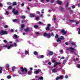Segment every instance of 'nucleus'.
Listing matches in <instances>:
<instances>
[{
	"label": "nucleus",
	"mask_w": 80,
	"mask_h": 80,
	"mask_svg": "<svg viewBox=\"0 0 80 80\" xmlns=\"http://www.w3.org/2000/svg\"><path fill=\"white\" fill-rule=\"evenodd\" d=\"M49 55H53V52L51 51L49 52L48 53Z\"/></svg>",
	"instance_id": "16"
},
{
	"label": "nucleus",
	"mask_w": 80,
	"mask_h": 80,
	"mask_svg": "<svg viewBox=\"0 0 80 80\" xmlns=\"http://www.w3.org/2000/svg\"><path fill=\"white\" fill-rule=\"evenodd\" d=\"M59 64H60V62H55L54 64V67H55L57 65H58Z\"/></svg>",
	"instance_id": "7"
},
{
	"label": "nucleus",
	"mask_w": 80,
	"mask_h": 80,
	"mask_svg": "<svg viewBox=\"0 0 80 80\" xmlns=\"http://www.w3.org/2000/svg\"><path fill=\"white\" fill-rule=\"evenodd\" d=\"M22 6H23L24 5V3H22L21 4Z\"/></svg>",
	"instance_id": "58"
},
{
	"label": "nucleus",
	"mask_w": 80,
	"mask_h": 80,
	"mask_svg": "<svg viewBox=\"0 0 80 80\" xmlns=\"http://www.w3.org/2000/svg\"><path fill=\"white\" fill-rule=\"evenodd\" d=\"M52 63H55V60H52Z\"/></svg>",
	"instance_id": "40"
},
{
	"label": "nucleus",
	"mask_w": 80,
	"mask_h": 80,
	"mask_svg": "<svg viewBox=\"0 0 80 80\" xmlns=\"http://www.w3.org/2000/svg\"><path fill=\"white\" fill-rule=\"evenodd\" d=\"M11 4V3L10 2H8L7 3V5H10Z\"/></svg>",
	"instance_id": "28"
},
{
	"label": "nucleus",
	"mask_w": 80,
	"mask_h": 80,
	"mask_svg": "<svg viewBox=\"0 0 80 80\" xmlns=\"http://www.w3.org/2000/svg\"><path fill=\"white\" fill-rule=\"evenodd\" d=\"M15 42H19V41L18 40H16L15 41Z\"/></svg>",
	"instance_id": "50"
},
{
	"label": "nucleus",
	"mask_w": 80,
	"mask_h": 80,
	"mask_svg": "<svg viewBox=\"0 0 80 80\" xmlns=\"http://www.w3.org/2000/svg\"><path fill=\"white\" fill-rule=\"evenodd\" d=\"M78 67L79 68H80V64H78Z\"/></svg>",
	"instance_id": "43"
},
{
	"label": "nucleus",
	"mask_w": 80,
	"mask_h": 80,
	"mask_svg": "<svg viewBox=\"0 0 80 80\" xmlns=\"http://www.w3.org/2000/svg\"><path fill=\"white\" fill-rule=\"evenodd\" d=\"M78 33H79V34H80V31L78 32Z\"/></svg>",
	"instance_id": "64"
},
{
	"label": "nucleus",
	"mask_w": 80,
	"mask_h": 80,
	"mask_svg": "<svg viewBox=\"0 0 80 80\" xmlns=\"http://www.w3.org/2000/svg\"><path fill=\"white\" fill-rule=\"evenodd\" d=\"M34 28H38V26H37V25H35L34 26Z\"/></svg>",
	"instance_id": "27"
},
{
	"label": "nucleus",
	"mask_w": 80,
	"mask_h": 80,
	"mask_svg": "<svg viewBox=\"0 0 80 80\" xmlns=\"http://www.w3.org/2000/svg\"><path fill=\"white\" fill-rule=\"evenodd\" d=\"M30 74H31V72L30 71H28V75H30Z\"/></svg>",
	"instance_id": "42"
},
{
	"label": "nucleus",
	"mask_w": 80,
	"mask_h": 80,
	"mask_svg": "<svg viewBox=\"0 0 80 80\" xmlns=\"http://www.w3.org/2000/svg\"><path fill=\"white\" fill-rule=\"evenodd\" d=\"M76 25H78V23H79V22H76Z\"/></svg>",
	"instance_id": "51"
},
{
	"label": "nucleus",
	"mask_w": 80,
	"mask_h": 80,
	"mask_svg": "<svg viewBox=\"0 0 80 80\" xmlns=\"http://www.w3.org/2000/svg\"><path fill=\"white\" fill-rule=\"evenodd\" d=\"M61 53H62L63 52V50H61L60 51Z\"/></svg>",
	"instance_id": "59"
},
{
	"label": "nucleus",
	"mask_w": 80,
	"mask_h": 80,
	"mask_svg": "<svg viewBox=\"0 0 80 80\" xmlns=\"http://www.w3.org/2000/svg\"><path fill=\"white\" fill-rule=\"evenodd\" d=\"M13 37H15L16 38H18V36L16 34H14L13 35Z\"/></svg>",
	"instance_id": "17"
},
{
	"label": "nucleus",
	"mask_w": 80,
	"mask_h": 80,
	"mask_svg": "<svg viewBox=\"0 0 80 80\" xmlns=\"http://www.w3.org/2000/svg\"><path fill=\"white\" fill-rule=\"evenodd\" d=\"M12 6H9L8 7V9H12Z\"/></svg>",
	"instance_id": "34"
},
{
	"label": "nucleus",
	"mask_w": 80,
	"mask_h": 80,
	"mask_svg": "<svg viewBox=\"0 0 80 80\" xmlns=\"http://www.w3.org/2000/svg\"><path fill=\"white\" fill-rule=\"evenodd\" d=\"M3 42H5V43H7V40H4Z\"/></svg>",
	"instance_id": "45"
},
{
	"label": "nucleus",
	"mask_w": 80,
	"mask_h": 80,
	"mask_svg": "<svg viewBox=\"0 0 80 80\" xmlns=\"http://www.w3.org/2000/svg\"><path fill=\"white\" fill-rule=\"evenodd\" d=\"M78 7H80V4H78Z\"/></svg>",
	"instance_id": "62"
},
{
	"label": "nucleus",
	"mask_w": 80,
	"mask_h": 80,
	"mask_svg": "<svg viewBox=\"0 0 80 80\" xmlns=\"http://www.w3.org/2000/svg\"><path fill=\"white\" fill-rule=\"evenodd\" d=\"M52 64V63L51 62H48V65H51Z\"/></svg>",
	"instance_id": "53"
},
{
	"label": "nucleus",
	"mask_w": 80,
	"mask_h": 80,
	"mask_svg": "<svg viewBox=\"0 0 80 80\" xmlns=\"http://www.w3.org/2000/svg\"><path fill=\"white\" fill-rule=\"evenodd\" d=\"M57 2L58 4H59V5H61V4H62V2L59 1H57Z\"/></svg>",
	"instance_id": "11"
},
{
	"label": "nucleus",
	"mask_w": 80,
	"mask_h": 80,
	"mask_svg": "<svg viewBox=\"0 0 80 80\" xmlns=\"http://www.w3.org/2000/svg\"><path fill=\"white\" fill-rule=\"evenodd\" d=\"M51 36H52V37H53V36H54V35H53V33L52 32L51 33Z\"/></svg>",
	"instance_id": "41"
},
{
	"label": "nucleus",
	"mask_w": 80,
	"mask_h": 80,
	"mask_svg": "<svg viewBox=\"0 0 80 80\" xmlns=\"http://www.w3.org/2000/svg\"><path fill=\"white\" fill-rule=\"evenodd\" d=\"M2 67H0V73H2Z\"/></svg>",
	"instance_id": "21"
},
{
	"label": "nucleus",
	"mask_w": 80,
	"mask_h": 80,
	"mask_svg": "<svg viewBox=\"0 0 80 80\" xmlns=\"http://www.w3.org/2000/svg\"><path fill=\"white\" fill-rule=\"evenodd\" d=\"M8 28V26H7V25L5 26L4 28Z\"/></svg>",
	"instance_id": "38"
},
{
	"label": "nucleus",
	"mask_w": 80,
	"mask_h": 80,
	"mask_svg": "<svg viewBox=\"0 0 80 80\" xmlns=\"http://www.w3.org/2000/svg\"><path fill=\"white\" fill-rule=\"evenodd\" d=\"M57 42H61V40L60 39L58 38L57 40Z\"/></svg>",
	"instance_id": "15"
},
{
	"label": "nucleus",
	"mask_w": 80,
	"mask_h": 80,
	"mask_svg": "<svg viewBox=\"0 0 80 80\" xmlns=\"http://www.w3.org/2000/svg\"><path fill=\"white\" fill-rule=\"evenodd\" d=\"M39 79L40 80H43V78L42 77H39Z\"/></svg>",
	"instance_id": "26"
},
{
	"label": "nucleus",
	"mask_w": 80,
	"mask_h": 80,
	"mask_svg": "<svg viewBox=\"0 0 80 80\" xmlns=\"http://www.w3.org/2000/svg\"><path fill=\"white\" fill-rule=\"evenodd\" d=\"M28 30H29V29L28 28L27 29H25L24 31H25V32H28Z\"/></svg>",
	"instance_id": "18"
},
{
	"label": "nucleus",
	"mask_w": 80,
	"mask_h": 80,
	"mask_svg": "<svg viewBox=\"0 0 80 80\" xmlns=\"http://www.w3.org/2000/svg\"><path fill=\"white\" fill-rule=\"evenodd\" d=\"M12 12L14 13V15H18V11H15V9H13V10L12 11Z\"/></svg>",
	"instance_id": "2"
},
{
	"label": "nucleus",
	"mask_w": 80,
	"mask_h": 80,
	"mask_svg": "<svg viewBox=\"0 0 80 80\" xmlns=\"http://www.w3.org/2000/svg\"><path fill=\"white\" fill-rule=\"evenodd\" d=\"M25 53H26V54H28V51H26Z\"/></svg>",
	"instance_id": "44"
},
{
	"label": "nucleus",
	"mask_w": 80,
	"mask_h": 80,
	"mask_svg": "<svg viewBox=\"0 0 80 80\" xmlns=\"http://www.w3.org/2000/svg\"><path fill=\"white\" fill-rule=\"evenodd\" d=\"M68 3H67V4L66 5V6L67 7H68Z\"/></svg>",
	"instance_id": "56"
},
{
	"label": "nucleus",
	"mask_w": 80,
	"mask_h": 80,
	"mask_svg": "<svg viewBox=\"0 0 80 80\" xmlns=\"http://www.w3.org/2000/svg\"><path fill=\"white\" fill-rule=\"evenodd\" d=\"M52 72H53L54 73H55V72H57V70L56 69H52Z\"/></svg>",
	"instance_id": "13"
},
{
	"label": "nucleus",
	"mask_w": 80,
	"mask_h": 80,
	"mask_svg": "<svg viewBox=\"0 0 80 80\" xmlns=\"http://www.w3.org/2000/svg\"><path fill=\"white\" fill-rule=\"evenodd\" d=\"M13 29H11V31L12 32H13Z\"/></svg>",
	"instance_id": "57"
},
{
	"label": "nucleus",
	"mask_w": 80,
	"mask_h": 80,
	"mask_svg": "<svg viewBox=\"0 0 80 80\" xmlns=\"http://www.w3.org/2000/svg\"><path fill=\"white\" fill-rule=\"evenodd\" d=\"M68 50L72 52H73L75 51V49L72 48H70Z\"/></svg>",
	"instance_id": "6"
},
{
	"label": "nucleus",
	"mask_w": 80,
	"mask_h": 80,
	"mask_svg": "<svg viewBox=\"0 0 80 80\" xmlns=\"http://www.w3.org/2000/svg\"><path fill=\"white\" fill-rule=\"evenodd\" d=\"M22 18H25V16H22L21 17Z\"/></svg>",
	"instance_id": "35"
},
{
	"label": "nucleus",
	"mask_w": 80,
	"mask_h": 80,
	"mask_svg": "<svg viewBox=\"0 0 80 80\" xmlns=\"http://www.w3.org/2000/svg\"><path fill=\"white\" fill-rule=\"evenodd\" d=\"M0 34L1 35H6L7 34V31H4L2 30L0 32Z\"/></svg>",
	"instance_id": "3"
},
{
	"label": "nucleus",
	"mask_w": 80,
	"mask_h": 80,
	"mask_svg": "<svg viewBox=\"0 0 80 80\" xmlns=\"http://www.w3.org/2000/svg\"><path fill=\"white\" fill-rule=\"evenodd\" d=\"M72 8H75V6L73 5L72 6Z\"/></svg>",
	"instance_id": "36"
},
{
	"label": "nucleus",
	"mask_w": 80,
	"mask_h": 80,
	"mask_svg": "<svg viewBox=\"0 0 80 80\" xmlns=\"http://www.w3.org/2000/svg\"><path fill=\"white\" fill-rule=\"evenodd\" d=\"M43 57H44V56H43V55H42L40 57V58H43Z\"/></svg>",
	"instance_id": "29"
},
{
	"label": "nucleus",
	"mask_w": 80,
	"mask_h": 80,
	"mask_svg": "<svg viewBox=\"0 0 80 80\" xmlns=\"http://www.w3.org/2000/svg\"><path fill=\"white\" fill-rule=\"evenodd\" d=\"M60 39H61V40H63L64 39V37L63 36H62L60 38Z\"/></svg>",
	"instance_id": "24"
},
{
	"label": "nucleus",
	"mask_w": 80,
	"mask_h": 80,
	"mask_svg": "<svg viewBox=\"0 0 80 80\" xmlns=\"http://www.w3.org/2000/svg\"><path fill=\"white\" fill-rule=\"evenodd\" d=\"M59 77V79H61V80H62V79H63V76H60Z\"/></svg>",
	"instance_id": "14"
},
{
	"label": "nucleus",
	"mask_w": 80,
	"mask_h": 80,
	"mask_svg": "<svg viewBox=\"0 0 80 80\" xmlns=\"http://www.w3.org/2000/svg\"><path fill=\"white\" fill-rule=\"evenodd\" d=\"M58 37V36L57 34L56 35V36H55V38H57Z\"/></svg>",
	"instance_id": "33"
},
{
	"label": "nucleus",
	"mask_w": 80,
	"mask_h": 80,
	"mask_svg": "<svg viewBox=\"0 0 80 80\" xmlns=\"http://www.w3.org/2000/svg\"><path fill=\"white\" fill-rule=\"evenodd\" d=\"M53 2H54V0H51V3H53Z\"/></svg>",
	"instance_id": "48"
},
{
	"label": "nucleus",
	"mask_w": 80,
	"mask_h": 80,
	"mask_svg": "<svg viewBox=\"0 0 80 80\" xmlns=\"http://www.w3.org/2000/svg\"><path fill=\"white\" fill-rule=\"evenodd\" d=\"M14 46H15V47H16V46H17V44H16V43H14Z\"/></svg>",
	"instance_id": "49"
},
{
	"label": "nucleus",
	"mask_w": 80,
	"mask_h": 80,
	"mask_svg": "<svg viewBox=\"0 0 80 80\" xmlns=\"http://www.w3.org/2000/svg\"><path fill=\"white\" fill-rule=\"evenodd\" d=\"M13 47V45H10V46H8L7 47L8 49H10V47Z\"/></svg>",
	"instance_id": "10"
},
{
	"label": "nucleus",
	"mask_w": 80,
	"mask_h": 80,
	"mask_svg": "<svg viewBox=\"0 0 80 80\" xmlns=\"http://www.w3.org/2000/svg\"><path fill=\"white\" fill-rule=\"evenodd\" d=\"M17 19H14L13 20V22H17Z\"/></svg>",
	"instance_id": "31"
},
{
	"label": "nucleus",
	"mask_w": 80,
	"mask_h": 80,
	"mask_svg": "<svg viewBox=\"0 0 80 80\" xmlns=\"http://www.w3.org/2000/svg\"><path fill=\"white\" fill-rule=\"evenodd\" d=\"M21 29L22 30H23V28H24V27H25V25L23 24L21 26Z\"/></svg>",
	"instance_id": "9"
},
{
	"label": "nucleus",
	"mask_w": 80,
	"mask_h": 80,
	"mask_svg": "<svg viewBox=\"0 0 80 80\" xmlns=\"http://www.w3.org/2000/svg\"><path fill=\"white\" fill-rule=\"evenodd\" d=\"M6 13H8V11H7L6 12Z\"/></svg>",
	"instance_id": "60"
},
{
	"label": "nucleus",
	"mask_w": 80,
	"mask_h": 80,
	"mask_svg": "<svg viewBox=\"0 0 80 80\" xmlns=\"http://www.w3.org/2000/svg\"><path fill=\"white\" fill-rule=\"evenodd\" d=\"M8 78L9 79H10V78H11V76H7Z\"/></svg>",
	"instance_id": "32"
},
{
	"label": "nucleus",
	"mask_w": 80,
	"mask_h": 80,
	"mask_svg": "<svg viewBox=\"0 0 80 80\" xmlns=\"http://www.w3.org/2000/svg\"><path fill=\"white\" fill-rule=\"evenodd\" d=\"M59 79H60V78L58 77H57L56 78V80H59Z\"/></svg>",
	"instance_id": "30"
},
{
	"label": "nucleus",
	"mask_w": 80,
	"mask_h": 80,
	"mask_svg": "<svg viewBox=\"0 0 80 80\" xmlns=\"http://www.w3.org/2000/svg\"><path fill=\"white\" fill-rule=\"evenodd\" d=\"M20 68L21 69V70H20L18 72V73L19 74H21L22 75L23 74V73H25V72H27V68H23V67H21Z\"/></svg>",
	"instance_id": "1"
},
{
	"label": "nucleus",
	"mask_w": 80,
	"mask_h": 80,
	"mask_svg": "<svg viewBox=\"0 0 80 80\" xmlns=\"http://www.w3.org/2000/svg\"><path fill=\"white\" fill-rule=\"evenodd\" d=\"M39 24H42V22H39Z\"/></svg>",
	"instance_id": "61"
},
{
	"label": "nucleus",
	"mask_w": 80,
	"mask_h": 80,
	"mask_svg": "<svg viewBox=\"0 0 80 80\" xmlns=\"http://www.w3.org/2000/svg\"><path fill=\"white\" fill-rule=\"evenodd\" d=\"M33 53L34 55H38V52L36 51H34L33 52Z\"/></svg>",
	"instance_id": "23"
},
{
	"label": "nucleus",
	"mask_w": 80,
	"mask_h": 80,
	"mask_svg": "<svg viewBox=\"0 0 80 80\" xmlns=\"http://www.w3.org/2000/svg\"><path fill=\"white\" fill-rule=\"evenodd\" d=\"M12 5L13 6L16 5H17V3H16V2H14L12 3Z\"/></svg>",
	"instance_id": "22"
},
{
	"label": "nucleus",
	"mask_w": 80,
	"mask_h": 80,
	"mask_svg": "<svg viewBox=\"0 0 80 80\" xmlns=\"http://www.w3.org/2000/svg\"><path fill=\"white\" fill-rule=\"evenodd\" d=\"M43 35L45 37L46 36L47 38H50V34H47L46 32L44 33Z\"/></svg>",
	"instance_id": "4"
},
{
	"label": "nucleus",
	"mask_w": 80,
	"mask_h": 80,
	"mask_svg": "<svg viewBox=\"0 0 80 80\" xmlns=\"http://www.w3.org/2000/svg\"><path fill=\"white\" fill-rule=\"evenodd\" d=\"M41 72V70L40 69H38V70L34 72V73L35 74H38L39 72Z\"/></svg>",
	"instance_id": "5"
},
{
	"label": "nucleus",
	"mask_w": 80,
	"mask_h": 80,
	"mask_svg": "<svg viewBox=\"0 0 80 80\" xmlns=\"http://www.w3.org/2000/svg\"><path fill=\"white\" fill-rule=\"evenodd\" d=\"M65 44L68 45V42H66L65 43Z\"/></svg>",
	"instance_id": "54"
},
{
	"label": "nucleus",
	"mask_w": 80,
	"mask_h": 80,
	"mask_svg": "<svg viewBox=\"0 0 80 80\" xmlns=\"http://www.w3.org/2000/svg\"><path fill=\"white\" fill-rule=\"evenodd\" d=\"M51 26V25L50 24H48V27H50Z\"/></svg>",
	"instance_id": "39"
},
{
	"label": "nucleus",
	"mask_w": 80,
	"mask_h": 80,
	"mask_svg": "<svg viewBox=\"0 0 80 80\" xmlns=\"http://www.w3.org/2000/svg\"><path fill=\"white\" fill-rule=\"evenodd\" d=\"M30 17H34L35 15H34L33 14H30Z\"/></svg>",
	"instance_id": "19"
},
{
	"label": "nucleus",
	"mask_w": 80,
	"mask_h": 80,
	"mask_svg": "<svg viewBox=\"0 0 80 80\" xmlns=\"http://www.w3.org/2000/svg\"><path fill=\"white\" fill-rule=\"evenodd\" d=\"M61 32L63 34V35L66 34V33H67V32L66 31H65V30L63 29L61 30Z\"/></svg>",
	"instance_id": "8"
},
{
	"label": "nucleus",
	"mask_w": 80,
	"mask_h": 80,
	"mask_svg": "<svg viewBox=\"0 0 80 80\" xmlns=\"http://www.w3.org/2000/svg\"><path fill=\"white\" fill-rule=\"evenodd\" d=\"M65 58L64 57H62L61 58V59H64Z\"/></svg>",
	"instance_id": "55"
},
{
	"label": "nucleus",
	"mask_w": 80,
	"mask_h": 80,
	"mask_svg": "<svg viewBox=\"0 0 80 80\" xmlns=\"http://www.w3.org/2000/svg\"><path fill=\"white\" fill-rule=\"evenodd\" d=\"M6 67H7V68H8L9 67V65L8 64H6Z\"/></svg>",
	"instance_id": "37"
},
{
	"label": "nucleus",
	"mask_w": 80,
	"mask_h": 80,
	"mask_svg": "<svg viewBox=\"0 0 80 80\" xmlns=\"http://www.w3.org/2000/svg\"><path fill=\"white\" fill-rule=\"evenodd\" d=\"M65 63H66V61H63V64H65Z\"/></svg>",
	"instance_id": "46"
},
{
	"label": "nucleus",
	"mask_w": 80,
	"mask_h": 80,
	"mask_svg": "<svg viewBox=\"0 0 80 80\" xmlns=\"http://www.w3.org/2000/svg\"><path fill=\"white\" fill-rule=\"evenodd\" d=\"M46 30L48 31V30H50V28L48 27H46Z\"/></svg>",
	"instance_id": "20"
},
{
	"label": "nucleus",
	"mask_w": 80,
	"mask_h": 80,
	"mask_svg": "<svg viewBox=\"0 0 80 80\" xmlns=\"http://www.w3.org/2000/svg\"><path fill=\"white\" fill-rule=\"evenodd\" d=\"M15 69H16V68H15V67H12V71H13L15 70Z\"/></svg>",
	"instance_id": "12"
},
{
	"label": "nucleus",
	"mask_w": 80,
	"mask_h": 80,
	"mask_svg": "<svg viewBox=\"0 0 80 80\" xmlns=\"http://www.w3.org/2000/svg\"><path fill=\"white\" fill-rule=\"evenodd\" d=\"M71 44L72 45H76V44H75V42H72L71 43Z\"/></svg>",
	"instance_id": "25"
},
{
	"label": "nucleus",
	"mask_w": 80,
	"mask_h": 80,
	"mask_svg": "<svg viewBox=\"0 0 80 80\" xmlns=\"http://www.w3.org/2000/svg\"><path fill=\"white\" fill-rule=\"evenodd\" d=\"M7 45H4V46H3V47L4 48H5V47H7Z\"/></svg>",
	"instance_id": "47"
},
{
	"label": "nucleus",
	"mask_w": 80,
	"mask_h": 80,
	"mask_svg": "<svg viewBox=\"0 0 80 80\" xmlns=\"http://www.w3.org/2000/svg\"><path fill=\"white\" fill-rule=\"evenodd\" d=\"M65 78H68V76H65Z\"/></svg>",
	"instance_id": "52"
},
{
	"label": "nucleus",
	"mask_w": 80,
	"mask_h": 80,
	"mask_svg": "<svg viewBox=\"0 0 80 80\" xmlns=\"http://www.w3.org/2000/svg\"><path fill=\"white\" fill-rule=\"evenodd\" d=\"M36 20H38V17H37L36 18Z\"/></svg>",
	"instance_id": "63"
}]
</instances>
